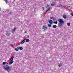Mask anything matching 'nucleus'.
<instances>
[{
    "label": "nucleus",
    "instance_id": "nucleus-30",
    "mask_svg": "<svg viewBox=\"0 0 73 73\" xmlns=\"http://www.w3.org/2000/svg\"><path fill=\"white\" fill-rule=\"evenodd\" d=\"M43 10H44V7L43 8Z\"/></svg>",
    "mask_w": 73,
    "mask_h": 73
},
{
    "label": "nucleus",
    "instance_id": "nucleus-2",
    "mask_svg": "<svg viewBox=\"0 0 73 73\" xmlns=\"http://www.w3.org/2000/svg\"><path fill=\"white\" fill-rule=\"evenodd\" d=\"M13 58H14V56H12L11 58L10 59V62L9 63V65H11V64H12L14 61L13 60Z\"/></svg>",
    "mask_w": 73,
    "mask_h": 73
},
{
    "label": "nucleus",
    "instance_id": "nucleus-24",
    "mask_svg": "<svg viewBox=\"0 0 73 73\" xmlns=\"http://www.w3.org/2000/svg\"><path fill=\"white\" fill-rule=\"evenodd\" d=\"M5 63H6V62H4L3 63V65H5Z\"/></svg>",
    "mask_w": 73,
    "mask_h": 73
},
{
    "label": "nucleus",
    "instance_id": "nucleus-14",
    "mask_svg": "<svg viewBox=\"0 0 73 73\" xmlns=\"http://www.w3.org/2000/svg\"><path fill=\"white\" fill-rule=\"evenodd\" d=\"M50 19H53V20H54V17H50Z\"/></svg>",
    "mask_w": 73,
    "mask_h": 73
},
{
    "label": "nucleus",
    "instance_id": "nucleus-13",
    "mask_svg": "<svg viewBox=\"0 0 73 73\" xmlns=\"http://www.w3.org/2000/svg\"><path fill=\"white\" fill-rule=\"evenodd\" d=\"M19 49H20L21 50H23V47H19Z\"/></svg>",
    "mask_w": 73,
    "mask_h": 73
},
{
    "label": "nucleus",
    "instance_id": "nucleus-16",
    "mask_svg": "<svg viewBox=\"0 0 73 73\" xmlns=\"http://www.w3.org/2000/svg\"><path fill=\"white\" fill-rule=\"evenodd\" d=\"M62 24H58V26L59 27H62Z\"/></svg>",
    "mask_w": 73,
    "mask_h": 73
},
{
    "label": "nucleus",
    "instance_id": "nucleus-5",
    "mask_svg": "<svg viewBox=\"0 0 73 73\" xmlns=\"http://www.w3.org/2000/svg\"><path fill=\"white\" fill-rule=\"evenodd\" d=\"M16 29V27H14V28L11 31V32L12 33H14V32H15V31Z\"/></svg>",
    "mask_w": 73,
    "mask_h": 73
},
{
    "label": "nucleus",
    "instance_id": "nucleus-27",
    "mask_svg": "<svg viewBox=\"0 0 73 73\" xmlns=\"http://www.w3.org/2000/svg\"><path fill=\"white\" fill-rule=\"evenodd\" d=\"M28 38H29V35L28 36Z\"/></svg>",
    "mask_w": 73,
    "mask_h": 73
},
{
    "label": "nucleus",
    "instance_id": "nucleus-9",
    "mask_svg": "<svg viewBox=\"0 0 73 73\" xmlns=\"http://www.w3.org/2000/svg\"><path fill=\"white\" fill-rule=\"evenodd\" d=\"M26 40V38H25L24 40H23L21 42L22 44H23V43H24V42Z\"/></svg>",
    "mask_w": 73,
    "mask_h": 73
},
{
    "label": "nucleus",
    "instance_id": "nucleus-19",
    "mask_svg": "<svg viewBox=\"0 0 73 73\" xmlns=\"http://www.w3.org/2000/svg\"><path fill=\"white\" fill-rule=\"evenodd\" d=\"M58 66H59V67L61 66H62V64L61 63L59 64V65H58Z\"/></svg>",
    "mask_w": 73,
    "mask_h": 73
},
{
    "label": "nucleus",
    "instance_id": "nucleus-21",
    "mask_svg": "<svg viewBox=\"0 0 73 73\" xmlns=\"http://www.w3.org/2000/svg\"><path fill=\"white\" fill-rule=\"evenodd\" d=\"M48 26L49 27H51V24H48Z\"/></svg>",
    "mask_w": 73,
    "mask_h": 73
},
{
    "label": "nucleus",
    "instance_id": "nucleus-18",
    "mask_svg": "<svg viewBox=\"0 0 73 73\" xmlns=\"http://www.w3.org/2000/svg\"><path fill=\"white\" fill-rule=\"evenodd\" d=\"M70 23H67V25L68 26H70Z\"/></svg>",
    "mask_w": 73,
    "mask_h": 73
},
{
    "label": "nucleus",
    "instance_id": "nucleus-25",
    "mask_svg": "<svg viewBox=\"0 0 73 73\" xmlns=\"http://www.w3.org/2000/svg\"><path fill=\"white\" fill-rule=\"evenodd\" d=\"M5 1L6 4H7V3H8V1H7V0H6Z\"/></svg>",
    "mask_w": 73,
    "mask_h": 73
},
{
    "label": "nucleus",
    "instance_id": "nucleus-31",
    "mask_svg": "<svg viewBox=\"0 0 73 73\" xmlns=\"http://www.w3.org/2000/svg\"><path fill=\"white\" fill-rule=\"evenodd\" d=\"M69 7H70V6H68V8H69Z\"/></svg>",
    "mask_w": 73,
    "mask_h": 73
},
{
    "label": "nucleus",
    "instance_id": "nucleus-1",
    "mask_svg": "<svg viewBox=\"0 0 73 73\" xmlns=\"http://www.w3.org/2000/svg\"><path fill=\"white\" fill-rule=\"evenodd\" d=\"M4 69L5 70H6L7 71L8 73H9V72L11 70V68H10L9 66L7 65L3 67Z\"/></svg>",
    "mask_w": 73,
    "mask_h": 73
},
{
    "label": "nucleus",
    "instance_id": "nucleus-17",
    "mask_svg": "<svg viewBox=\"0 0 73 73\" xmlns=\"http://www.w3.org/2000/svg\"><path fill=\"white\" fill-rule=\"evenodd\" d=\"M12 11H10L9 13L8 14L9 15H11V14H12Z\"/></svg>",
    "mask_w": 73,
    "mask_h": 73
},
{
    "label": "nucleus",
    "instance_id": "nucleus-32",
    "mask_svg": "<svg viewBox=\"0 0 73 73\" xmlns=\"http://www.w3.org/2000/svg\"><path fill=\"white\" fill-rule=\"evenodd\" d=\"M0 11H1V8L0 7Z\"/></svg>",
    "mask_w": 73,
    "mask_h": 73
},
{
    "label": "nucleus",
    "instance_id": "nucleus-20",
    "mask_svg": "<svg viewBox=\"0 0 73 73\" xmlns=\"http://www.w3.org/2000/svg\"><path fill=\"white\" fill-rule=\"evenodd\" d=\"M53 23H54V24H57L58 23L57 22V21H56L54 22Z\"/></svg>",
    "mask_w": 73,
    "mask_h": 73
},
{
    "label": "nucleus",
    "instance_id": "nucleus-10",
    "mask_svg": "<svg viewBox=\"0 0 73 73\" xmlns=\"http://www.w3.org/2000/svg\"><path fill=\"white\" fill-rule=\"evenodd\" d=\"M57 26L56 25H53L52 26V28H57Z\"/></svg>",
    "mask_w": 73,
    "mask_h": 73
},
{
    "label": "nucleus",
    "instance_id": "nucleus-7",
    "mask_svg": "<svg viewBox=\"0 0 73 73\" xmlns=\"http://www.w3.org/2000/svg\"><path fill=\"white\" fill-rule=\"evenodd\" d=\"M48 22L49 23H50V24H53V21L51 20H49Z\"/></svg>",
    "mask_w": 73,
    "mask_h": 73
},
{
    "label": "nucleus",
    "instance_id": "nucleus-6",
    "mask_svg": "<svg viewBox=\"0 0 73 73\" xmlns=\"http://www.w3.org/2000/svg\"><path fill=\"white\" fill-rule=\"evenodd\" d=\"M42 28L44 30H46L47 29V27L46 26H43Z\"/></svg>",
    "mask_w": 73,
    "mask_h": 73
},
{
    "label": "nucleus",
    "instance_id": "nucleus-15",
    "mask_svg": "<svg viewBox=\"0 0 73 73\" xmlns=\"http://www.w3.org/2000/svg\"><path fill=\"white\" fill-rule=\"evenodd\" d=\"M6 35L7 36H9V33L7 31L6 32Z\"/></svg>",
    "mask_w": 73,
    "mask_h": 73
},
{
    "label": "nucleus",
    "instance_id": "nucleus-28",
    "mask_svg": "<svg viewBox=\"0 0 73 73\" xmlns=\"http://www.w3.org/2000/svg\"><path fill=\"white\" fill-rule=\"evenodd\" d=\"M11 47H12L13 46V45H11Z\"/></svg>",
    "mask_w": 73,
    "mask_h": 73
},
{
    "label": "nucleus",
    "instance_id": "nucleus-26",
    "mask_svg": "<svg viewBox=\"0 0 73 73\" xmlns=\"http://www.w3.org/2000/svg\"><path fill=\"white\" fill-rule=\"evenodd\" d=\"M53 5H54V4H51V6H53Z\"/></svg>",
    "mask_w": 73,
    "mask_h": 73
},
{
    "label": "nucleus",
    "instance_id": "nucleus-12",
    "mask_svg": "<svg viewBox=\"0 0 73 73\" xmlns=\"http://www.w3.org/2000/svg\"><path fill=\"white\" fill-rule=\"evenodd\" d=\"M30 41V40H29V39H26V42H29Z\"/></svg>",
    "mask_w": 73,
    "mask_h": 73
},
{
    "label": "nucleus",
    "instance_id": "nucleus-23",
    "mask_svg": "<svg viewBox=\"0 0 73 73\" xmlns=\"http://www.w3.org/2000/svg\"><path fill=\"white\" fill-rule=\"evenodd\" d=\"M60 7H63V6H62V5H61V4H60Z\"/></svg>",
    "mask_w": 73,
    "mask_h": 73
},
{
    "label": "nucleus",
    "instance_id": "nucleus-11",
    "mask_svg": "<svg viewBox=\"0 0 73 73\" xmlns=\"http://www.w3.org/2000/svg\"><path fill=\"white\" fill-rule=\"evenodd\" d=\"M16 51H18L19 50V47H17L15 49Z\"/></svg>",
    "mask_w": 73,
    "mask_h": 73
},
{
    "label": "nucleus",
    "instance_id": "nucleus-33",
    "mask_svg": "<svg viewBox=\"0 0 73 73\" xmlns=\"http://www.w3.org/2000/svg\"><path fill=\"white\" fill-rule=\"evenodd\" d=\"M34 12H36V11L35 10H34Z\"/></svg>",
    "mask_w": 73,
    "mask_h": 73
},
{
    "label": "nucleus",
    "instance_id": "nucleus-8",
    "mask_svg": "<svg viewBox=\"0 0 73 73\" xmlns=\"http://www.w3.org/2000/svg\"><path fill=\"white\" fill-rule=\"evenodd\" d=\"M63 18L64 19H66V16L65 15H63Z\"/></svg>",
    "mask_w": 73,
    "mask_h": 73
},
{
    "label": "nucleus",
    "instance_id": "nucleus-3",
    "mask_svg": "<svg viewBox=\"0 0 73 73\" xmlns=\"http://www.w3.org/2000/svg\"><path fill=\"white\" fill-rule=\"evenodd\" d=\"M58 21L60 24H64V21L61 19H60Z\"/></svg>",
    "mask_w": 73,
    "mask_h": 73
},
{
    "label": "nucleus",
    "instance_id": "nucleus-29",
    "mask_svg": "<svg viewBox=\"0 0 73 73\" xmlns=\"http://www.w3.org/2000/svg\"><path fill=\"white\" fill-rule=\"evenodd\" d=\"M27 33V32L25 31V33Z\"/></svg>",
    "mask_w": 73,
    "mask_h": 73
},
{
    "label": "nucleus",
    "instance_id": "nucleus-22",
    "mask_svg": "<svg viewBox=\"0 0 73 73\" xmlns=\"http://www.w3.org/2000/svg\"><path fill=\"white\" fill-rule=\"evenodd\" d=\"M70 15L71 16H73V13H70Z\"/></svg>",
    "mask_w": 73,
    "mask_h": 73
},
{
    "label": "nucleus",
    "instance_id": "nucleus-4",
    "mask_svg": "<svg viewBox=\"0 0 73 73\" xmlns=\"http://www.w3.org/2000/svg\"><path fill=\"white\" fill-rule=\"evenodd\" d=\"M47 7H46L47 8V9L46 10V11H49L50 9V7L49 6V5H47Z\"/></svg>",
    "mask_w": 73,
    "mask_h": 73
}]
</instances>
